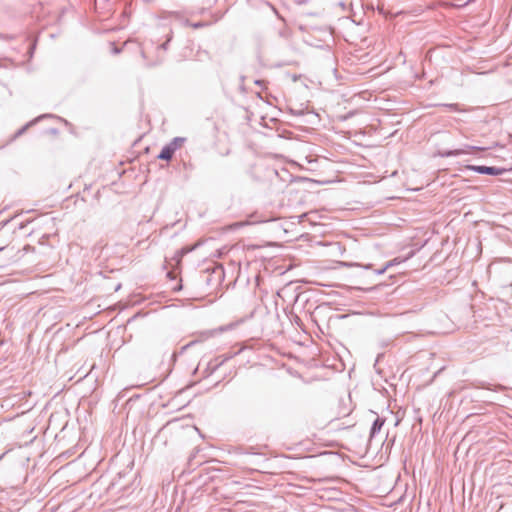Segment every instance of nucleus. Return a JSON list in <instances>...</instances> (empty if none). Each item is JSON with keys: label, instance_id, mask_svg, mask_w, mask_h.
I'll use <instances>...</instances> for the list:
<instances>
[{"label": "nucleus", "instance_id": "3", "mask_svg": "<svg viewBox=\"0 0 512 512\" xmlns=\"http://www.w3.org/2000/svg\"><path fill=\"white\" fill-rule=\"evenodd\" d=\"M249 223L248 222H239V223H235L232 227H242V226H245V225H248Z\"/></svg>", "mask_w": 512, "mask_h": 512}, {"label": "nucleus", "instance_id": "1", "mask_svg": "<svg viewBox=\"0 0 512 512\" xmlns=\"http://www.w3.org/2000/svg\"><path fill=\"white\" fill-rule=\"evenodd\" d=\"M184 139L175 138L168 145H166L158 155V158L161 160L169 161L172 159L175 151L182 147Z\"/></svg>", "mask_w": 512, "mask_h": 512}, {"label": "nucleus", "instance_id": "4", "mask_svg": "<svg viewBox=\"0 0 512 512\" xmlns=\"http://www.w3.org/2000/svg\"><path fill=\"white\" fill-rule=\"evenodd\" d=\"M453 154H454V155H459V154H460V152H458V151H457V152H455V153H453Z\"/></svg>", "mask_w": 512, "mask_h": 512}, {"label": "nucleus", "instance_id": "2", "mask_svg": "<svg viewBox=\"0 0 512 512\" xmlns=\"http://www.w3.org/2000/svg\"><path fill=\"white\" fill-rule=\"evenodd\" d=\"M469 170L476 171L481 174H488V175H500L504 172V169L496 168V167H488V166H474L469 165L467 166Z\"/></svg>", "mask_w": 512, "mask_h": 512}]
</instances>
